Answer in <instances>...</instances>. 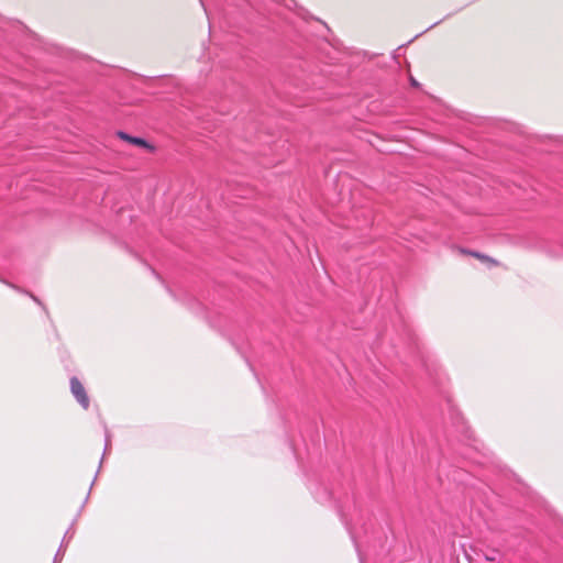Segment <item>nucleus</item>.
I'll return each mask as SVG.
<instances>
[{
    "label": "nucleus",
    "mask_w": 563,
    "mask_h": 563,
    "mask_svg": "<svg viewBox=\"0 0 563 563\" xmlns=\"http://www.w3.org/2000/svg\"><path fill=\"white\" fill-rule=\"evenodd\" d=\"M473 257L481 261L482 263L489 265V266H499L500 265V263L497 260H495L488 255H485L483 253H479V252H478V254H473Z\"/></svg>",
    "instance_id": "nucleus-3"
},
{
    "label": "nucleus",
    "mask_w": 563,
    "mask_h": 563,
    "mask_svg": "<svg viewBox=\"0 0 563 563\" xmlns=\"http://www.w3.org/2000/svg\"><path fill=\"white\" fill-rule=\"evenodd\" d=\"M117 136L119 139H121L122 141H125L134 146L143 147V148L147 150L148 152L155 151V146L152 145L151 143H148L145 139L131 136L123 131L117 132Z\"/></svg>",
    "instance_id": "nucleus-2"
},
{
    "label": "nucleus",
    "mask_w": 563,
    "mask_h": 563,
    "mask_svg": "<svg viewBox=\"0 0 563 563\" xmlns=\"http://www.w3.org/2000/svg\"><path fill=\"white\" fill-rule=\"evenodd\" d=\"M457 252L462 255H467V256H472V257H473V254H478V252H476V251H472V250H467V249H463V247H459Z\"/></svg>",
    "instance_id": "nucleus-4"
},
{
    "label": "nucleus",
    "mask_w": 563,
    "mask_h": 563,
    "mask_svg": "<svg viewBox=\"0 0 563 563\" xmlns=\"http://www.w3.org/2000/svg\"><path fill=\"white\" fill-rule=\"evenodd\" d=\"M70 389L78 402L86 409L89 406V398L86 394L85 387L77 377L70 379Z\"/></svg>",
    "instance_id": "nucleus-1"
}]
</instances>
